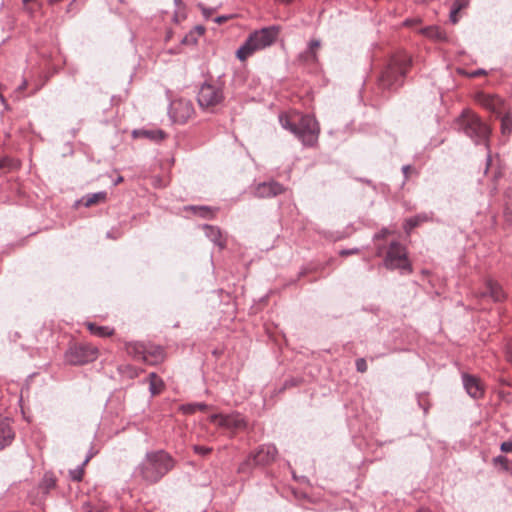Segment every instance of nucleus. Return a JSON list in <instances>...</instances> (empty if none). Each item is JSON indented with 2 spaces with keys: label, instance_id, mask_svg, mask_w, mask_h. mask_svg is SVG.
I'll list each match as a JSON object with an SVG mask.
<instances>
[{
  "label": "nucleus",
  "instance_id": "nucleus-30",
  "mask_svg": "<svg viewBox=\"0 0 512 512\" xmlns=\"http://www.w3.org/2000/svg\"><path fill=\"white\" fill-rule=\"evenodd\" d=\"M198 41L197 36L195 35V31H190L186 36H184L181 40L182 45H196Z\"/></svg>",
  "mask_w": 512,
  "mask_h": 512
},
{
  "label": "nucleus",
  "instance_id": "nucleus-19",
  "mask_svg": "<svg viewBox=\"0 0 512 512\" xmlns=\"http://www.w3.org/2000/svg\"><path fill=\"white\" fill-rule=\"evenodd\" d=\"M425 36L440 42L447 41L446 33L438 26H428L421 30Z\"/></svg>",
  "mask_w": 512,
  "mask_h": 512
},
{
  "label": "nucleus",
  "instance_id": "nucleus-13",
  "mask_svg": "<svg viewBox=\"0 0 512 512\" xmlns=\"http://www.w3.org/2000/svg\"><path fill=\"white\" fill-rule=\"evenodd\" d=\"M15 438V431L9 418L0 415V451L11 445Z\"/></svg>",
  "mask_w": 512,
  "mask_h": 512
},
{
  "label": "nucleus",
  "instance_id": "nucleus-50",
  "mask_svg": "<svg viewBox=\"0 0 512 512\" xmlns=\"http://www.w3.org/2000/svg\"><path fill=\"white\" fill-rule=\"evenodd\" d=\"M486 160H487V165H486L485 172L488 170V167H489L490 162H491V155H490V153L487 154V159Z\"/></svg>",
  "mask_w": 512,
  "mask_h": 512
},
{
  "label": "nucleus",
  "instance_id": "nucleus-12",
  "mask_svg": "<svg viewBox=\"0 0 512 512\" xmlns=\"http://www.w3.org/2000/svg\"><path fill=\"white\" fill-rule=\"evenodd\" d=\"M212 422H217L219 426L229 429H240L245 426V421L238 415L214 414L211 416Z\"/></svg>",
  "mask_w": 512,
  "mask_h": 512
},
{
  "label": "nucleus",
  "instance_id": "nucleus-39",
  "mask_svg": "<svg viewBox=\"0 0 512 512\" xmlns=\"http://www.w3.org/2000/svg\"><path fill=\"white\" fill-rule=\"evenodd\" d=\"M389 234V230L386 228H383L380 232L376 233L374 235V239H381L386 237Z\"/></svg>",
  "mask_w": 512,
  "mask_h": 512
},
{
  "label": "nucleus",
  "instance_id": "nucleus-40",
  "mask_svg": "<svg viewBox=\"0 0 512 512\" xmlns=\"http://www.w3.org/2000/svg\"><path fill=\"white\" fill-rule=\"evenodd\" d=\"M191 31H195L197 38L204 34L205 28L201 25L195 26Z\"/></svg>",
  "mask_w": 512,
  "mask_h": 512
},
{
  "label": "nucleus",
  "instance_id": "nucleus-37",
  "mask_svg": "<svg viewBox=\"0 0 512 512\" xmlns=\"http://www.w3.org/2000/svg\"><path fill=\"white\" fill-rule=\"evenodd\" d=\"M182 409L185 413H193L196 411V403L183 405Z\"/></svg>",
  "mask_w": 512,
  "mask_h": 512
},
{
  "label": "nucleus",
  "instance_id": "nucleus-28",
  "mask_svg": "<svg viewBox=\"0 0 512 512\" xmlns=\"http://www.w3.org/2000/svg\"><path fill=\"white\" fill-rule=\"evenodd\" d=\"M189 209L202 218H209L212 215V210L208 206H190Z\"/></svg>",
  "mask_w": 512,
  "mask_h": 512
},
{
  "label": "nucleus",
  "instance_id": "nucleus-23",
  "mask_svg": "<svg viewBox=\"0 0 512 512\" xmlns=\"http://www.w3.org/2000/svg\"><path fill=\"white\" fill-rule=\"evenodd\" d=\"M429 219L427 214H418L405 220L404 230L406 233H410L415 227L419 226L422 222Z\"/></svg>",
  "mask_w": 512,
  "mask_h": 512
},
{
  "label": "nucleus",
  "instance_id": "nucleus-38",
  "mask_svg": "<svg viewBox=\"0 0 512 512\" xmlns=\"http://www.w3.org/2000/svg\"><path fill=\"white\" fill-rule=\"evenodd\" d=\"M505 217L507 218L508 221H512V203L506 206Z\"/></svg>",
  "mask_w": 512,
  "mask_h": 512
},
{
  "label": "nucleus",
  "instance_id": "nucleus-34",
  "mask_svg": "<svg viewBox=\"0 0 512 512\" xmlns=\"http://www.w3.org/2000/svg\"><path fill=\"white\" fill-rule=\"evenodd\" d=\"M466 6H467V1L456 0L452 5V9L454 10V13H458L460 10H462Z\"/></svg>",
  "mask_w": 512,
  "mask_h": 512
},
{
  "label": "nucleus",
  "instance_id": "nucleus-20",
  "mask_svg": "<svg viewBox=\"0 0 512 512\" xmlns=\"http://www.w3.org/2000/svg\"><path fill=\"white\" fill-rule=\"evenodd\" d=\"M320 45V40H311L308 44V49L301 55V58H303L307 62L315 63L317 61L316 49L319 48Z\"/></svg>",
  "mask_w": 512,
  "mask_h": 512
},
{
  "label": "nucleus",
  "instance_id": "nucleus-29",
  "mask_svg": "<svg viewBox=\"0 0 512 512\" xmlns=\"http://www.w3.org/2000/svg\"><path fill=\"white\" fill-rule=\"evenodd\" d=\"M493 463L495 465H500L504 471H510L512 473V466L509 465L507 457L498 455L493 458Z\"/></svg>",
  "mask_w": 512,
  "mask_h": 512
},
{
  "label": "nucleus",
  "instance_id": "nucleus-10",
  "mask_svg": "<svg viewBox=\"0 0 512 512\" xmlns=\"http://www.w3.org/2000/svg\"><path fill=\"white\" fill-rule=\"evenodd\" d=\"M170 117L175 123L184 124L194 114V107L191 101L180 99L170 105Z\"/></svg>",
  "mask_w": 512,
  "mask_h": 512
},
{
  "label": "nucleus",
  "instance_id": "nucleus-47",
  "mask_svg": "<svg viewBox=\"0 0 512 512\" xmlns=\"http://www.w3.org/2000/svg\"><path fill=\"white\" fill-rule=\"evenodd\" d=\"M207 405L205 403H196V410L204 411L207 409Z\"/></svg>",
  "mask_w": 512,
  "mask_h": 512
},
{
  "label": "nucleus",
  "instance_id": "nucleus-27",
  "mask_svg": "<svg viewBox=\"0 0 512 512\" xmlns=\"http://www.w3.org/2000/svg\"><path fill=\"white\" fill-rule=\"evenodd\" d=\"M501 131L504 135H508L512 131V118L509 114L501 118Z\"/></svg>",
  "mask_w": 512,
  "mask_h": 512
},
{
  "label": "nucleus",
  "instance_id": "nucleus-33",
  "mask_svg": "<svg viewBox=\"0 0 512 512\" xmlns=\"http://www.w3.org/2000/svg\"><path fill=\"white\" fill-rule=\"evenodd\" d=\"M356 369L358 372L364 373L367 370V363L364 358L356 360Z\"/></svg>",
  "mask_w": 512,
  "mask_h": 512
},
{
  "label": "nucleus",
  "instance_id": "nucleus-49",
  "mask_svg": "<svg viewBox=\"0 0 512 512\" xmlns=\"http://www.w3.org/2000/svg\"><path fill=\"white\" fill-rule=\"evenodd\" d=\"M122 181H123V177H122V176H118V177L114 180L113 184L116 186V185L120 184Z\"/></svg>",
  "mask_w": 512,
  "mask_h": 512
},
{
  "label": "nucleus",
  "instance_id": "nucleus-44",
  "mask_svg": "<svg viewBox=\"0 0 512 512\" xmlns=\"http://www.w3.org/2000/svg\"><path fill=\"white\" fill-rule=\"evenodd\" d=\"M450 21L455 24L458 22L457 13H454V10L451 8L450 10Z\"/></svg>",
  "mask_w": 512,
  "mask_h": 512
},
{
  "label": "nucleus",
  "instance_id": "nucleus-41",
  "mask_svg": "<svg viewBox=\"0 0 512 512\" xmlns=\"http://www.w3.org/2000/svg\"><path fill=\"white\" fill-rule=\"evenodd\" d=\"M200 8H201L203 16L205 18L210 17L212 15V13H213L212 9L206 8V7L202 6V5H200Z\"/></svg>",
  "mask_w": 512,
  "mask_h": 512
},
{
  "label": "nucleus",
  "instance_id": "nucleus-22",
  "mask_svg": "<svg viewBox=\"0 0 512 512\" xmlns=\"http://www.w3.org/2000/svg\"><path fill=\"white\" fill-rule=\"evenodd\" d=\"M134 137H144L154 141H160L164 139L165 133L162 130H134Z\"/></svg>",
  "mask_w": 512,
  "mask_h": 512
},
{
  "label": "nucleus",
  "instance_id": "nucleus-9",
  "mask_svg": "<svg viewBox=\"0 0 512 512\" xmlns=\"http://www.w3.org/2000/svg\"><path fill=\"white\" fill-rule=\"evenodd\" d=\"M97 348L90 345H74L65 353V361L71 365H84L97 358Z\"/></svg>",
  "mask_w": 512,
  "mask_h": 512
},
{
  "label": "nucleus",
  "instance_id": "nucleus-35",
  "mask_svg": "<svg viewBox=\"0 0 512 512\" xmlns=\"http://www.w3.org/2000/svg\"><path fill=\"white\" fill-rule=\"evenodd\" d=\"M500 449L504 453L512 452V441L502 442Z\"/></svg>",
  "mask_w": 512,
  "mask_h": 512
},
{
  "label": "nucleus",
  "instance_id": "nucleus-8",
  "mask_svg": "<svg viewBox=\"0 0 512 512\" xmlns=\"http://www.w3.org/2000/svg\"><path fill=\"white\" fill-rule=\"evenodd\" d=\"M224 100V92L220 85L204 82L197 95V101L202 109L212 110Z\"/></svg>",
  "mask_w": 512,
  "mask_h": 512
},
{
  "label": "nucleus",
  "instance_id": "nucleus-2",
  "mask_svg": "<svg viewBox=\"0 0 512 512\" xmlns=\"http://www.w3.org/2000/svg\"><path fill=\"white\" fill-rule=\"evenodd\" d=\"M279 123L282 128L297 137L304 146L313 147L317 144L320 126L313 115H301L299 120L295 122L289 115L282 113L279 115Z\"/></svg>",
  "mask_w": 512,
  "mask_h": 512
},
{
  "label": "nucleus",
  "instance_id": "nucleus-51",
  "mask_svg": "<svg viewBox=\"0 0 512 512\" xmlns=\"http://www.w3.org/2000/svg\"><path fill=\"white\" fill-rule=\"evenodd\" d=\"M126 368H127V369H129V370H131V377H133V376H136V375H137V373H136L135 369H133L131 366H127Z\"/></svg>",
  "mask_w": 512,
  "mask_h": 512
},
{
  "label": "nucleus",
  "instance_id": "nucleus-15",
  "mask_svg": "<svg viewBox=\"0 0 512 512\" xmlns=\"http://www.w3.org/2000/svg\"><path fill=\"white\" fill-rule=\"evenodd\" d=\"M463 386L466 392L474 399H478L483 395V389L480 386L479 380L469 374L462 375Z\"/></svg>",
  "mask_w": 512,
  "mask_h": 512
},
{
  "label": "nucleus",
  "instance_id": "nucleus-5",
  "mask_svg": "<svg viewBox=\"0 0 512 512\" xmlns=\"http://www.w3.org/2000/svg\"><path fill=\"white\" fill-rule=\"evenodd\" d=\"M456 125L457 129L471 138L475 144L483 143L488 148L490 129L479 117L470 112L463 113Z\"/></svg>",
  "mask_w": 512,
  "mask_h": 512
},
{
  "label": "nucleus",
  "instance_id": "nucleus-6",
  "mask_svg": "<svg viewBox=\"0 0 512 512\" xmlns=\"http://www.w3.org/2000/svg\"><path fill=\"white\" fill-rule=\"evenodd\" d=\"M276 455L277 448L274 445H261L239 464L238 473L249 474L255 467L269 465L275 460Z\"/></svg>",
  "mask_w": 512,
  "mask_h": 512
},
{
  "label": "nucleus",
  "instance_id": "nucleus-3",
  "mask_svg": "<svg viewBox=\"0 0 512 512\" xmlns=\"http://www.w3.org/2000/svg\"><path fill=\"white\" fill-rule=\"evenodd\" d=\"M411 57L405 52L395 54L379 77V85L383 89L393 90L400 87L411 66Z\"/></svg>",
  "mask_w": 512,
  "mask_h": 512
},
{
  "label": "nucleus",
  "instance_id": "nucleus-7",
  "mask_svg": "<svg viewBox=\"0 0 512 512\" xmlns=\"http://www.w3.org/2000/svg\"><path fill=\"white\" fill-rule=\"evenodd\" d=\"M383 266L389 270H400L401 274H410L412 272L406 248L397 241L390 243L383 260Z\"/></svg>",
  "mask_w": 512,
  "mask_h": 512
},
{
  "label": "nucleus",
  "instance_id": "nucleus-48",
  "mask_svg": "<svg viewBox=\"0 0 512 512\" xmlns=\"http://www.w3.org/2000/svg\"><path fill=\"white\" fill-rule=\"evenodd\" d=\"M9 160L8 159H3V160H0V168H5L8 166L9 164Z\"/></svg>",
  "mask_w": 512,
  "mask_h": 512
},
{
  "label": "nucleus",
  "instance_id": "nucleus-17",
  "mask_svg": "<svg viewBox=\"0 0 512 512\" xmlns=\"http://www.w3.org/2000/svg\"><path fill=\"white\" fill-rule=\"evenodd\" d=\"M125 350L133 359L143 362L146 344L142 342H128L125 345Z\"/></svg>",
  "mask_w": 512,
  "mask_h": 512
},
{
  "label": "nucleus",
  "instance_id": "nucleus-4",
  "mask_svg": "<svg viewBox=\"0 0 512 512\" xmlns=\"http://www.w3.org/2000/svg\"><path fill=\"white\" fill-rule=\"evenodd\" d=\"M279 31L278 26L264 27L254 31L237 50V58L244 61L256 51L270 47L276 41Z\"/></svg>",
  "mask_w": 512,
  "mask_h": 512
},
{
  "label": "nucleus",
  "instance_id": "nucleus-46",
  "mask_svg": "<svg viewBox=\"0 0 512 512\" xmlns=\"http://www.w3.org/2000/svg\"><path fill=\"white\" fill-rule=\"evenodd\" d=\"M228 18H229L228 16H218V17H216V18L214 19V21H215L216 23H218V24H221V23H223V22L227 21V20H228Z\"/></svg>",
  "mask_w": 512,
  "mask_h": 512
},
{
  "label": "nucleus",
  "instance_id": "nucleus-14",
  "mask_svg": "<svg viewBox=\"0 0 512 512\" xmlns=\"http://www.w3.org/2000/svg\"><path fill=\"white\" fill-rule=\"evenodd\" d=\"M489 296L494 302H500L505 298L502 287L492 279L486 281V291L481 292L477 297L483 298Z\"/></svg>",
  "mask_w": 512,
  "mask_h": 512
},
{
  "label": "nucleus",
  "instance_id": "nucleus-42",
  "mask_svg": "<svg viewBox=\"0 0 512 512\" xmlns=\"http://www.w3.org/2000/svg\"><path fill=\"white\" fill-rule=\"evenodd\" d=\"M411 169H412V167H411L410 165H404V166L402 167V172H403V174H404V178H405V180H407V179H408V174H409V171H410Z\"/></svg>",
  "mask_w": 512,
  "mask_h": 512
},
{
  "label": "nucleus",
  "instance_id": "nucleus-16",
  "mask_svg": "<svg viewBox=\"0 0 512 512\" xmlns=\"http://www.w3.org/2000/svg\"><path fill=\"white\" fill-rule=\"evenodd\" d=\"M143 363L148 365H156L164 359V349L161 346L147 345L144 354Z\"/></svg>",
  "mask_w": 512,
  "mask_h": 512
},
{
  "label": "nucleus",
  "instance_id": "nucleus-1",
  "mask_svg": "<svg viewBox=\"0 0 512 512\" xmlns=\"http://www.w3.org/2000/svg\"><path fill=\"white\" fill-rule=\"evenodd\" d=\"M175 464V459L165 450L149 451L136 466L134 476L148 484H155L167 475Z\"/></svg>",
  "mask_w": 512,
  "mask_h": 512
},
{
  "label": "nucleus",
  "instance_id": "nucleus-11",
  "mask_svg": "<svg viewBox=\"0 0 512 512\" xmlns=\"http://www.w3.org/2000/svg\"><path fill=\"white\" fill-rule=\"evenodd\" d=\"M284 190L285 188L282 184L271 180L257 184L254 194L258 198H270L282 194Z\"/></svg>",
  "mask_w": 512,
  "mask_h": 512
},
{
  "label": "nucleus",
  "instance_id": "nucleus-24",
  "mask_svg": "<svg viewBox=\"0 0 512 512\" xmlns=\"http://www.w3.org/2000/svg\"><path fill=\"white\" fill-rule=\"evenodd\" d=\"M164 387V383L161 378L157 376L156 373L151 372L149 374V391L150 393L155 396L161 393L162 389Z\"/></svg>",
  "mask_w": 512,
  "mask_h": 512
},
{
  "label": "nucleus",
  "instance_id": "nucleus-45",
  "mask_svg": "<svg viewBox=\"0 0 512 512\" xmlns=\"http://www.w3.org/2000/svg\"><path fill=\"white\" fill-rule=\"evenodd\" d=\"M94 456V452H92V450L89 451V453L87 454L86 458L84 459V461L82 462V466H85L89 461L90 459Z\"/></svg>",
  "mask_w": 512,
  "mask_h": 512
},
{
  "label": "nucleus",
  "instance_id": "nucleus-31",
  "mask_svg": "<svg viewBox=\"0 0 512 512\" xmlns=\"http://www.w3.org/2000/svg\"><path fill=\"white\" fill-rule=\"evenodd\" d=\"M83 468H84V466H82V464H81L78 467H76L75 469L70 470V478L73 481H81L83 478V474H84Z\"/></svg>",
  "mask_w": 512,
  "mask_h": 512
},
{
  "label": "nucleus",
  "instance_id": "nucleus-25",
  "mask_svg": "<svg viewBox=\"0 0 512 512\" xmlns=\"http://www.w3.org/2000/svg\"><path fill=\"white\" fill-rule=\"evenodd\" d=\"M87 328L93 335L99 337L111 336L114 333V329L108 326H98L91 322L87 323Z\"/></svg>",
  "mask_w": 512,
  "mask_h": 512
},
{
  "label": "nucleus",
  "instance_id": "nucleus-32",
  "mask_svg": "<svg viewBox=\"0 0 512 512\" xmlns=\"http://www.w3.org/2000/svg\"><path fill=\"white\" fill-rule=\"evenodd\" d=\"M193 451L198 455L206 456L212 451V448L207 447V446L194 445Z\"/></svg>",
  "mask_w": 512,
  "mask_h": 512
},
{
  "label": "nucleus",
  "instance_id": "nucleus-36",
  "mask_svg": "<svg viewBox=\"0 0 512 512\" xmlns=\"http://www.w3.org/2000/svg\"><path fill=\"white\" fill-rule=\"evenodd\" d=\"M359 252L358 248H352V249H343L340 251L341 256H348L352 254H357Z\"/></svg>",
  "mask_w": 512,
  "mask_h": 512
},
{
  "label": "nucleus",
  "instance_id": "nucleus-26",
  "mask_svg": "<svg viewBox=\"0 0 512 512\" xmlns=\"http://www.w3.org/2000/svg\"><path fill=\"white\" fill-rule=\"evenodd\" d=\"M479 102L487 109L495 111L500 100L496 97L480 94L478 96Z\"/></svg>",
  "mask_w": 512,
  "mask_h": 512
},
{
  "label": "nucleus",
  "instance_id": "nucleus-21",
  "mask_svg": "<svg viewBox=\"0 0 512 512\" xmlns=\"http://www.w3.org/2000/svg\"><path fill=\"white\" fill-rule=\"evenodd\" d=\"M106 197H107V193L105 191H100L97 193L87 194V195L83 196L80 202L85 207H90L99 202H104L106 200Z\"/></svg>",
  "mask_w": 512,
  "mask_h": 512
},
{
  "label": "nucleus",
  "instance_id": "nucleus-18",
  "mask_svg": "<svg viewBox=\"0 0 512 512\" xmlns=\"http://www.w3.org/2000/svg\"><path fill=\"white\" fill-rule=\"evenodd\" d=\"M203 229L205 231V235L210 239L211 242L218 245L220 248H224L225 243L221 241L222 235L218 227L212 225H204Z\"/></svg>",
  "mask_w": 512,
  "mask_h": 512
},
{
  "label": "nucleus",
  "instance_id": "nucleus-43",
  "mask_svg": "<svg viewBox=\"0 0 512 512\" xmlns=\"http://www.w3.org/2000/svg\"><path fill=\"white\" fill-rule=\"evenodd\" d=\"M484 74H486V71L484 69H478V70L473 71L470 74V77H477V76L484 75Z\"/></svg>",
  "mask_w": 512,
  "mask_h": 512
}]
</instances>
